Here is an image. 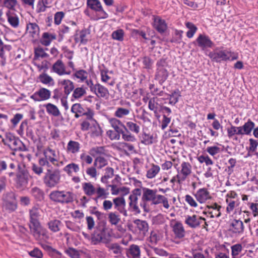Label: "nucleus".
<instances>
[{
    "label": "nucleus",
    "instance_id": "1",
    "mask_svg": "<svg viewBox=\"0 0 258 258\" xmlns=\"http://www.w3.org/2000/svg\"><path fill=\"white\" fill-rule=\"evenodd\" d=\"M141 191L142 197L140 206L145 212H148L150 211L148 203L151 202L153 205H156L161 195L158 194L156 189H153L147 187H143Z\"/></svg>",
    "mask_w": 258,
    "mask_h": 258
},
{
    "label": "nucleus",
    "instance_id": "2",
    "mask_svg": "<svg viewBox=\"0 0 258 258\" xmlns=\"http://www.w3.org/2000/svg\"><path fill=\"white\" fill-rule=\"evenodd\" d=\"M44 157L40 158L38 160V164L41 166H47V167L52 168L50 163L54 166L59 167L63 165L62 161H59L57 159V155L54 150L48 147L43 151Z\"/></svg>",
    "mask_w": 258,
    "mask_h": 258
},
{
    "label": "nucleus",
    "instance_id": "3",
    "mask_svg": "<svg viewBox=\"0 0 258 258\" xmlns=\"http://www.w3.org/2000/svg\"><path fill=\"white\" fill-rule=\"evenodd\" d=\"M48 168L43 177V181L46 187L52 188L57 186L60 182V171L58 169L52 170Z\"/></svg>",
    "mask_w": 258,
    "mask_h": 258
},
{
    "label": "nucleus",
    "instance_id": "4",
    "mask_svg": "<svg viewBox=\"0 0 258 258\" xmlns=\"http://www.w3.org/2000/svg\"><path fill=\"white\" fill-rule=\"evenodd\" d=\"M50 199L56 203L68 204L74 201V195L72 192L65 190H54L49 194Z\"/></svg>",
    "mask_w": 258,
    "mask_h": 258
},
{
    "label": "nucleus",
    "instance_id": "5",
    "mask_svg": "<svg viewBox=\"0 0 258 258\" xmlns=\"http://www.w3.org/2000/svg\"><path fill=\"white\" fill-rule=\"evenodd\" d=\"M111 126L114 129V131L121 134L122 139L126 142H134L137 141V139L134 134L131 133L125 132L121 127L124 129L125 125L122 123L120 120L116 118H111L109 120Z\"/></svg>",
    "mask_w": 258,
    "mask_h": 258
},
{
    "label": "nucleus",
    "instance_id": "6",
    "mask_svg": "<svg viewBox=\"0 0 258 258\" xmlns=\"http://www.w3.org/2000/svg\"><path fill=\"white\" fill-rule=\"evenodd\" d=\"M3 208L9 213H12L16 210L18 208L17 196L15 192L9 191L3 195Z\"/></svg>",
    "mask_w": 258,
    "mask_h": 258
},
{
    "label": "nucleus",
    "instance_id": "7",
    "mask_svg": "<svg viewBox=\"0 0 258 258\" xmlns=\"http://www.w3.org/2000/svg\"><path fill=\"white\" fill-rule=\"evenodd\" d=\"M232 54V52L227 50H220L216 48L214 51L210 52L208 56L213 61L220 63L230 60ZM236 59L237 57H232L231 60H233Z\"/></svg>",
    "mask_w": 258,
    "mask_h": 258
},
{
    "label": "nucleus",
    "instance_id": "8",
    "mask_svg": "<svg viewBox=\"0 0 258 258\" xmlns=\"http://www.w3.org/2000/svg\"><path fill=\"white\" fill-rule=\"evenodd\" d=\"M71 111L75 114L76 118L85 116L87 119H92L95 114L92 109L90 107L84 108L82 105L79 103H75L72 106Z\"/></svg>",
    "mask_w": 258,
    "mask_h": 258
},
{
    "label": "nucleus",
    "instance_id": "9",
    "mask_svg": "<svg viewBox=\"0 0 258 258\" xmlns=\"http://www.w3.org/2000/svg\"><path fill=\"white\" fill-rule=\"evenodd\" d=\"M29 229L31 234L36 240L46 241L49 239L48 231L41 224L30 226Z\"/></svg>",
    "mask_w": 258,
    "mask_h": 258
},
{
    "label": "nucleus",
    "instance_id": "10",
    "mask_svg": "<svg viewBox=\"0 0 258 258\" xmlns=\"http://www.w3.org/2000/svg\"><path fill=\"white\" fill-rule=\"evenodd\" d=\"M157 70L155 79L162 85L167 79L169 74L166 68V62L164 59H160L157 62Z\"/></svg>",
    "mask_w": 258,
    "mask_h": 258
},
{
    "label": "nucleus",
    "instance_id": "11",
    "mask_svg": "<svg viewBox=\"0 0 258 258\" xmlns=\"http://www.w3.org/2000/svg\"><path fill=\"white\" fill-rule=\"evenodd\" d=\"M142 191L140 188H135L130 194L128 200V210L137 214L141 213L138 205V197L141 196Z\"/></svg>",
    "mask_w": 258,
    "mask_h": 258
},
{
    "label": "nucleus",
    "instance_id": "12",
    "mask_svg": "<svg viewBox=\"0 0 258 258\" xmlns=\"http://www.w3.org/2000/svg\"><path fill=\"white\" fill-rule=\"evenodd\" d=\"M205 218L202 217L199 215H192L185 216L184 223L188 227L192 229H196L200 227L203 221H205Z\"/></svg>",
    "mask_w": 258,
    "mask_h": 258
},
{
    "label": "nucleus",
    "instance_id": "13",
    "mask_svg": "<svg viewBox=\"0 0 258 258\" xmlns=\"http://www.w3.org/2000/svg\"><path fill=\"white\" fill-rule=\"evenodd\" d=\"M114 208L124 217L128 216L126 209V202L123 196H119L113 199Z\"/></svg>",
    "mask_w": 258,
    "mask_h": 258
},
{
    "label": "nucleus",
    "instance_id": "14",
    "mask_svg": "<svg viewBox=\"0 0 258 258\" xmlns=\"http://www.w3.org/2000/svg\"><path fill=\"white\" fill-rule=\"evenodd\" d=\"M8 143V147L13 151H25L27 150L26 147L21 141L11 133H9V141Z\"/></svg>",
    "mask_w": 258,
    "mask_h": 258
},
{
    "label": "nucleus",
    "instance_id": "15",
    "mask_svg": "<svg viewBox=\"0 0 258 258\" xmlns=\"http://www.w3.org/2000/svg\"><path fill=\"white\" fill-rule=\"evenodd\" d=\"M198 46L202 50H205L207 48H212L214 45V42L211 40L210 37L204 34H200L196 40Z\"/></svg>",
    "mask_w": 258,
    "mask_h": 258
},
{
    "label": "nucleus",
    "instance_id": "16",
    "mask_svg": "<svg viewBox=\"0 0 258 258\" xmlns=\"http://www.w3.org/2000/svg\"><path fill=\"white\" fill-rule=\"evenodd\" d=\"M192 172V167L188 162H182L180 167L177 169V173L184 181L191 174Z\"/></svg>",
    "mask_w": 258,
    "mask_h": 258
},
{
    "label": "nucleus",
    "instance_id": "17",
    "mask_svg": "<svg viewBox=\"0 0 258 258\" xmlns=\"http://www.w3.org/2000/svg\"><path fill=\"white\" fill-rule=\"evenodd\" d=\"M170 226L175 238L181 239L185 236V231L181 222L173 220L171 222Z\"/></svg>",
    "mask_w": 258,
    "mask_h": 258
},
{
    "label": "nucleus",
    "instance_id": "18",
    "mask_svg": "<svg viewBox=\"0 0 258 258\" xmlns=\"http://www.w3.org/2000/svg\"><path fill=\"white\" fill-rule=\"evenodd\" d=\"M87 5L91 9L100 13L99 19H105L108 17L107 14L103 10L101 4L99 0H87Z\"/></svg>",
    "mask_w": 258,
    "mask_h": 258
},
{
    "label": "nucleus",
    "instance_id": "19",
    "mask_svg": "<svg viewBox=\"0 0 258 258\" xmlns=\"http://www.w3.org/2000/svg\"><path fill=\"white\" fill-rule=\"evenodd\" d=\"M51 96V92L49 90L41 88L35 92L30 96V98L35 101H42L49 99Z\"/></svg>",
    "mask_w": 258,
    "mask_h": 258
},
{
    "label": "nucleus",
    "instance_id": "20",
    "mask_svg": "<svg viewBox=\"0 0 258 258\" xmlns=\"http://www.w3.org/2000/svg\"><path fill=\"white\" fill-rule=\"evenodd\" d=\"M108 236L107 230L105 227L98 229L92 235V242L94 244H97L100 242H105L107 240Z\"/></svg>",
    "mask_w": 258,
    "mask_h": 258
},
{
    "label": "nucleus",
    "instance_id": "21",
    "mask_svg": "<svg viewBox=\"0 0 258 258\" xmlns=\"http://www.w3.org/2000/svg\"><path fill=\"white\" fill-rule=\"evenodd\" d=\"M194 195L197 201L200 204H204L206 203V201L210 200L212 198L210 192L208 189L205 187L199 189Z\"/></svg>",
    "mask_w": 258,
    "mask_h": 258
},
{
    "label": "nucleus",
    "instance_id": "22",
    "mask_svg": "<svg viewBox=\"0 0 258 258\" xmlns=\"http://www.w3.org/2000/svg\"><path fill=\"white\" fill-rule=\"evenodd\" d=\"M50 72L56 74L59 76L65 75H70L71 72H67L66 67L62 61L60 59L57 60L52 65Z\"/></svg>",
    "mask_w": 258,
    "mask_h": 258
},
{
    "label": "nucleus",
    "instance_id": "23",
    "mask_svg": "<svg viewBox=\"0 0 258 258\" xmlns=\"http://www.w3.org/2000/svg\"><path fill=\"white\" fill-rule=\"evenodd\" d=\"M90 31L87 29H84L77 32L74 36V40L76 43L80 44H86L90 38Z\"/></svg>",
    "mask_w": 258,
    "mask_h": 258
},
{
    "label": "nucleus",
    "instance_id": "24",
    "mask_svg": "<svg viewBox=\"0 0 258 258\" xmlns=\"http://www.w3.org/2000/svg\"><path fill=\"white\" fill-rule=\"evenodd\" d=\"M29 175L27 173L22 172L17 175L16 180V187L20 190H24L28 184Z\"/></svg>",
    "mask_w": 258,
    "mask_h": 258
},
{
    "label": "nucleus",
    "instance_id": "25",
    "mask_svg": "<svg viewBox=\"0 0 258 258\" xmlns=\"http://www.w3.org/2000/svg\"><path fill=\"white\" fill-rule=\"evenodd\" d=\"M244 225L240 220L234 219L229 224V231L235 235H240L244 231Z\"/></svg>",
    "mask_w": 258,
    "mask_h": 258
},
{
    "label": "nucleus",
    "instance_id": "26",
    "mask_svg": "<svg viewBox=\"0 0 258 258\" xmlns=\"http://www.w3.org/2000/svg\"><path fill=\"white\" fill-rule=\"evenodd\" d=\"M40 217V210L39 208L33 207L29 210V227L41 224L39 221Z\"/></svg>",
    "mask_w": 258,
    "mask_h": 258
},
{
    "label": "nucleus",
    "instance_id": "27",
    "mask_svg": "<svg viewBox=\"0 0 258 258\" xmlns=\"http://www.w3.org/2000/svg\"><path fill=\"white\" fill-rule=\"evenodd\" d=\"M58 85L62 87L64 95L66 97H68L75 88L74 83L69 79H60L58 81Z\"/></svg>",
    "mask_w": 258,
    "mask_h": 258
},
{
    "label": "nucleus",
    "instance_id": "28",
    "mask_svg": "<svg viewBox=\"0 0 258 258\" xmlns=\"http://www.w3.org/2000/svg\"><path fill=\"white\" fill-rule=\"evenodd\" d=\"M153 26L160 33L165 32L167 29V24L166 21L159 16L155 17L154 19Z\"/></svg>",
    "mask_w": 258,
    "mask_h": 258
},
{
    "label": "nucleus",
    "instance_id": "29",
    "mask_svg": "<svg viewBox=\"0 0 258 258\" xmlns=\"http://www.w3.org/2000/svg\"><path fill=\"white\" fill-rule=\"evenodd\" d=\"M11 49V46L10 45L4 44L0 38V58H1V64L2 66H4L6 64V58Z\"/></svg>",
    "mask_w": 258,
    "mask_h": 258
},
{
    "label": "nucleus",
    "instance_id": "30",
    "mask_svg": "<svg viewBox=\"0 0 258 258\" xmlns=\"http://www.w3.org/2000/svg\"><path fill=\"white\" fill-rule=\"evenodd\" d=\"M91 92L99 98H106L109 95L108 90L99 83L95 84L94 87L91 89Z\"/></svg>",
    "mask_w": 258,
    "mask_h": 258
},
{
    "label": "nucleus",
    "instance_id": "31",
    "mask_svg": "<svg viewBox=\"0 0 258 258\" xmlns=\"http://www.w3.org/2000/svg\"><path fill=\"white\" fill-rule=\"evenodd\" d=\"M26 30L30 36L36 39L38 38L40 33V28L36 23L29 22L27 23Z\"/></svg>",
    "mask_w": 258,
    "mask_h": 258
},
{
    "label": "nucleus",
    "instance_id": "32",
    "mask_svg": "<svg viewBox=\"0 0 258 258\" xmlns=\"http://www.w3.org/2000/svg\"><path fill=\"white\" fill-rule=\"evenodd\" d=\"M81 145L78 142L70 140L67 145L66 152L68 154L76 155L80 151Z\"/></svg>",
    "mask_w": 258,
    "mask_h": 258
},
{
    "label": "nucleus",
    "instance_id": "33",
    "mask_svg": "<svg viewBox=\"0 0 258 258\" xmlns=\"http://www.w3.org/2000/svg\"><path fill=\"white\" fill-rule=\"evenodd\" d=\"M140 122H137L136 120L134 121H129L126 122L125 125V132L131 133L132 134H138L140 132Z\"/></svg>",
    "mask_w": 258,
    "mask_h": 258
},
{
    "label": "nucleus",
    "instance_id": "34",
    "mask_svg": "<svg viewBox=\"0 0 258 258\" xmlns=\"http://www.w3.org/2000/svg\"><path fill=\"white\" fill-rule=\"evenodd\" d=\"M56 39V35L53 33L44 32L40 39L41 44L45 46H49L51 42Z\"/></svg>",
    "mask_w": 258,
    "mask_h": 258
},
{
    "label": "nucleus",
    "instance_id": "35",
    "mask_svg": "<svg viewBox=\"0 0 258 258\" xmlns=\"http://www.w3.org/2000/svg\"><path fill=\"white\" fill-rule=\"evenodd\" d=\"M15 11L8 10L6 12V16L11 26L14 28H17L19 26V19L18 15L14 12Z\"/></svg>",
    "mask_w": 258,
    "mask_h": 258
},
{
    "label": "nucleus",
    "instance_id": "36",
    "mask_svg": "<svg viewBox=\"0 0 258 258\" xmlns=\"http://www.w3.org/2000/svg\"><path fill=\"white\" fill-rule=\"evenodd\" d=\"M227 132L228 138L235 140H237V138L236 137V136H243L240 126H236L231 125L230 127L227 128Z\"/></svg>",
    "mask_w": 258,
    "mask_h": 258
},
{
    "label": "nucleus",
    "instance_id": "37",
    "mask_svg": "<svg viewBox=\"0 0 258 258\" xmlns=\"http://www.w3.org/2000/svg\"><path fill=\"white\" fill-rule=\"evenodd\" d=\"M91 122V126L90 128L91 136L99 137L102 135V131L99 124L93 117L92 119H89Z\"/></svg>",
    "mask_w": 258,
    "mask_h": 258
},
{
    "label": "nucleus",
    "instance_id": "38",
    "mask_svg": "<svg viewBox=\"0 0 258 258\" xmlns=\"http://www.w3.org/2000/svg\"><path fill=\"white\" fill-rule=\"evenodd\" d=\"M43 107L46 109L47 113L50 115H52L54 117H58L61 115V113L59 109L54 104L48 103L44 104Z\"/></svg>",
    "mask_w": 258,
    "mask_h": 258
},
{
    "label": "nucleus",
    "instance_id": "39",
    "mask_svg": "<svg viewBox=\"0 0 258 258\" xmlns=\"http://www.w3.org/2000/svg\"><path fill=\"white\" fill-rule=\"evenodd\" d=\"M96 196L93 199L94 201L97 203L99 199H106L109 195V192L104 188L101 187L98 185L96 188Z\"/></svg>",
    "mask_w": 258,
    "mask_h": 258
},
{
    "label": "nucleus",
    "instance_id": "40",
    "mask_svg": "<svg viewBox=\"0 0 258 258\" xmlns=\"http://www.w3.org/2000/svg\"><path fill=\"white\" fill-rule=\"evenodd\" d=\"M242 135H249L255 126V123L250 119L244 123L242 126H240Z\"/></svg>",
    "mask_w": 258,
    "mask_h": 258
},
{
    "label": "nucleus",
    "instance_id": "41",
    "mask_svg": "<svg viewBox=\"0 0 258 258\" xmlns=\"http://www.w3.org/2000/svg\"><path fill=\"white\" fill-rule=\"evenodd\" d=\"M159 98L157 97H153L150 98L148 102V108L150 110L154 112L155 114L158 113L159 108H161V105L159 104Z\"/></svg>",
    "mask_w": 258,
    "mask_h": 258
},
{
    "label": "nucleus",
    "instance_id": "42",
    "mask_svg": "<svg viewBox=\"0 0 258 258\" xmlns=\"http://www.w3.org/2000/svg\"><path fill=\"white\" fill-rule=\"evenodd\" d=\"M134 223L141 234L145 235L148 231L149 226L146 221L136 219L134 221Z\"/></svg>",
    "mask_w": 258,
    "mask_h": 258
},
{
    "label": "nucleus",
    "instance_id": "43",
    "mask_svg": "<svg viewBox=\"0 0 258 258\" xmlns=\"http://www.w3.org/2000/svg\"><path fill=\"white\" fill-rule=\"evenodd\" d=\"M140 249L138 245L132 244L127 252V255L130 258H140Z\"/></svg>",
    "mask_w": 258,
    "mask_h": 258
},
{
    "label": "nucleus",
    "instance_id": "44",
    "mask_svg": "<svg viewBox=\"0 0 258 258\" xmlns=\"http://www.w3.org/2000/svg\"><path fill=\"white\" fill-rule=\"evenodd\" d=\"M82 189L84 194L88 196H92L96 192V187L90 182L83 183Z\"/></svg>",
    "mask_w": 258,
    "mask_h": 258
},
{
    "label": "nucleus",
    "instance_id": "45",
    "mask_svg": "<svg viewBox=\"0 0 258 258\" xmlns=\"http://www.w3.org/2000/svg\"><path fill=\"white\" fill-rule=\"evenodd\" d=\"M1 4L8 10L16 11L19 7L17 0H0V4Z\"/></svg>",
    "mask_w": 258,
    "mask_h": 258
},
{
    "label": "nucleus",
    "instance_id": "46",
    "mask_svg": "<svg viewBox=\"0 0 258 258\" xmlns=\"http://www.w3.org/2000/svg\"><path fill=\"white\" fill-rule=\"evenodd\" d=\"M119 214L117 211L110 212L108 214V221L111 225H117L121 221Z\"/></svg>",
    "mask_w": 258,
    "mask_h": 258
},
{
    "label": "nucleus",
    "instance_id": "47",
    "mask_svg": "<svg viewBox=\"0 0 258 258\" xmlns=\"http://www.w3.org/2000/svg\"><path fill=\"white\" fill-rule=\"evenodd\" d=\"M80 170L79 166L75 163H71L63 168V171L69 176H72L73 172L77 173Z\"/></svg>",
    "mask_w": 258,
    "mask_h": 258
},
{
    "label": "nucleus",
    "instance_id": "48",
    "mask_svg": "<svg viewBox=\"0 0 258 258\" xmlns=\"http://www.w3.org/2000/svg\"><path fill=\"white\" fill-rule=\"evenodd\" d=\"M114 175V169L112 167H107L105 169L104 174L101 177L100 181L104 184L108 183V180Z\"/></svg>",
    "mask_w": 258,
    "mask_h": 258
},
{
    "label": "nucleus",
    "instance_id": "49",
    "mask_svg": "<svg viewBox=\"0 0 258 258\" xmlns=\"http://www.w3.org/2000/svg\"><path fill=\"white\" fill-rule=\"evenodd\" d=\"M156 142L155 138L152 135L144 133L141 136V143L145 145H152Z\"/></svg>",
    "mask_w": 258,
    "mask_h": 258
},
{
    "label": "nucleus",
    "instance_id": "50",
    "mask_svg": "<svg viewBox=\"0 0 258 258\" xmlns=\"http://www.w3.org/2000/svg\"><path fill=\"white\" fill-rule=\"evenodd\" d=\"M73 91L72 98L75 99H79L86 94V88L83 86L74 88ZM72 101H73V99H72Z\"/></svg>",
    "mask_w": 258,
    "mask_h": 258
},
{
    "label": "nucleus",
    "instance_id": "51",
    "mask_svg": "<svg viewBox=\"0 0 258 258\" xmlns=\"http://www.w3.org/2000/svg\"><path fill=\"white\" fill-rule=\"evenodd\" d=\"M61 224V221L56 219L50 220L47 223L49 229L54 233L57 232L60 230Z\"/></svg>",
    "mask_w": 258,
    "mask_h": 258
},
{
    "label": "nucleus",
    "instance_id": "52",
    "mask_svg": "<svg viewBox=\"0 0 258 258\" xmlns=\"http://www.w3.org/2000/svg\"><path fill=\"white\" fill-rule=\"evenodd\" d=\"M108 164L107 160L104 157L99 156L95 159L94 166L97 169H101Z\"/></svg>",
    "mask_w": 258,
    "mask_h": 258
},
{
    "label": "nucleus",
    "instance_id": "53",
    "mask_svg": "<svg viewBox=\"0 0 258 258\" xmlns=\"http://www.w3.org/2000/svg\"><path fill=\"white\" fill-rule=\"evenodd\" d=\"M130 108L117 107L114 112V116L118 118H123L127 116L131 112Z\"/></svg>",
    "mask_w": 258,
    "mask_h": 258
},
{
    "label": "nucleus",
    "instance_id": "54",
    "mask_svg": "<svg viewBox=\"0 0 258 258\" xmlns=\"http://www.w3.org/2000/svg\"><path fill=\"white\" fill-rule=\"evenodd\" d=\"M40 82L43 84L47 85H53L54 84L53 78L46 73H43L39 76Z\"/></svg>",
    "mask_w": 258,
    "mask_h": 258
},
{
    "label": "nucleus",
    "instance_id": "55",
    "mask_svg": "<svg viewBox=\"0 0 258 258\" xmlns=\"http://www.w3.org/2000/svg\"><path fill=\"white\" fill-rule=\"evenodd\" d=\"M185 25L186 27L188 29L186 34V36L188 38L193 37L198 30V28L194 24L190 22H186L185 23Z\"/></svg>",
    "mask_w": 258,
    "mask_h": 258
},
{
    "label": "nucleus",
    "instance_id": "56",
    "mask_svg": "<svg viewBox=\"0 0 258 258\" xmlns=\"http://www.w3.org/2000/svg\"><path fill=\"white\" fill-rule=\"evenodd\" d=\"M184 4L191 8L194 10L199 9H202L205 6L204 2L198 3L192 0H182Z\"/></svg>",
    "mask_w": 258,
    "mask_h": 258
},
{
    "label": "nucleus",
    "instance_id": "57",
    "mask_svg": "<svg viewBox=\"0 0 258 258\" xmlns=\"http://www.w3.org/2000/svg\"><path fill=\"white\" fill-rule=\"evenodd\" d=\"M160 167L157 165L153 164L151 168L147 171L146 176L148 178H153L159 172Z\"/></svg>",
    "mask_w": 258,
    "mask_h": 258
},
{
    "label": "nucleus",
    "instance_id": "58",
    "mask_svg": "<svg viewBox=\"0 0 258 258\" xmlns=\"http://www.w3.org/2000/svg\"><path fill=\"white\" fill-rule=\"evenodd\" d=\"M31 194L38 201H41L44 198L43 191L38 187L32 188Z\"/></svg>",
    "mask_w": 258,
    "mask_h": 258
},
{
    "label": "nucleus",
    "instance_id": "59",
    "mask_svg": "<svg viewBox=\"0 0 258 258\" xmlns=\"http://www.w3.org/2000/svg\"><path fill=\"white\" fill-rule=\"evenodd\" d=\"M90 154L95 157L98 155H103L105 154V147L103 146L94 147L92 148L89 151Z\"/></svg>",
    "mask_w": 258,
    "mask_h": 258
},
{
    "label": "nucleus",
    "instance_id": "60",
    "mask_svg": "<svg viewBox=\"0 0 258 258\" xmlns=\"http://www.w3.org/2000/svg\"><path fill=\"white\" fill-rule=\"evenodd\" d=\"M232 258H239V255L242 250V246L240 244H236L231 246Z\"/></svg>",
    "mask_w": 258,
    "mask_h": 258
},
{
    "label": "nucleus",
    "instance_id": "61",
    "mask_svg": "<svg viewBox=\"0 0 258 258\" xmlns=\"http://www.w3.org/2000/svg\"><path fill=\"white\" fill-rule=\"evenodd\" d=\"M49 55L45 52V50L40 47L36 48L34 50V57L36 59L41 58H47Z\"/></svg>",
    "mask_w": 258,
    "mask_h": 258
},
{
    "label": "nucleus",
    "instance_id": "62",
    "mask_svg": "<svg viewBox=\"0 0 258 258\" xmlns=\"http://www.w3.org/2000/svg\"><path fill=\"white\" fill-rule=\"evenodd\" d=\"M124 35V31L122 29H117L112 33V38L116 40L122 41L123 40Z\"/></svg>",
    "mask_w": 258,
    "mask_h": 258
},
{
    "label": "nucleus",
    "instance_id": "63",
    "mask_svg": "<svg viewBox=\"0 0 258 258\" xmlns=\"http://www.w3.org/2000/svg\"><path fill=\"white\" fill-rule=\"evenodd\" d=\"M74 76L80 80L81 82L85 81L88 77L87 72L84 70L77 71L74 74Z\"/></svg>",
    "mask_w": 258,
    "mask_h": 258
},
{
    "label": "nucleus",
    "instance_id": "64",
    "mask_svg": "<svg viewBox=\"0 0 258 258\" xmlns=\"http://www.w3.org/2000/svg\"><path fill=\"white\" fill-rule=\"evenodd\" d=\"M22 60V56L21 53L17 52L15 54L14 57L11 60V63L16 68L20 66V62Z\"/></svg>",
    "mask_w": 258,
    "mask_h": 258
}]
</instances>
